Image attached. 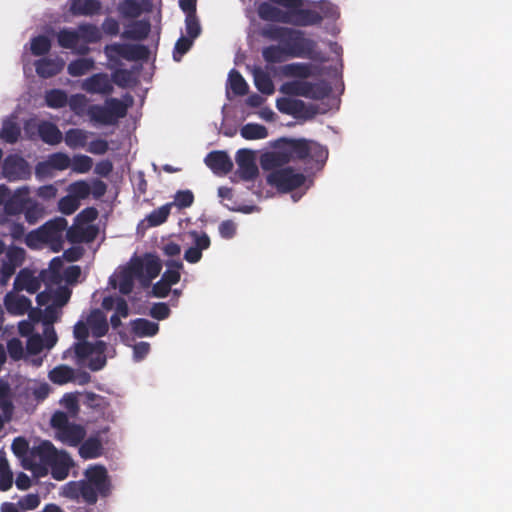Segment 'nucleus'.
Returning <instances> with one entry per match:
<instances>
[{
	"mask_svg": "<svg viewBox=\"0 0 512 512\" xmlns=\"http://www.w3.org/2000/svg\"><path fill=\"white\" fill-rule=\"evenodd\" d=\"M70 299V291L66 287L58 290L40 293L37 296L38 305L44 307L43 311L33 310L29 313V319L19 323V332L22 336H28L33 331H38L39 326L43 338L39 333L32 334L27 340L26 352L28 355H36L43 348L51 349L57 342V335L52 324L60 318L61 309Z\"/></svg>",
	"mask_w": 512,
	"mask_h": 512,
	"instance_id": "1",
	"label": "nucleus"
},
{
	"mask_svg": "<svg viewBox=\"0 0 512 512\" xmlns=\"http://www.w3.org/2000/svg\"><path fill=\"white\" fill-rule=\"evenodd\" d=\"M321 69L311 63H291L282 66L279 74L291 81L283 83L279 91L286 95L302 96L314 100H322L331 92L330 85L325 81L309 82L308 78L319 76Z\"/></svg>",
	"mask_w": 512,
	"mask_h": 512,
	"instance_id": "2",
	"label": "nucleus"
},
{
	"mask_svg": "<svg viewBox=\"0 0 512 512\" xmlns=\"http://www.w3.org/2000/svg\"><path fill=\"white\" fill-rule=\"evenodd\" d=\"M72 465L73 461L68 453L57 450L49 441H40L30 448L22 466L36 477H43L51 471L54 479L63 480L68 476Z\"/></svg>",
	"mask_w": 512,
	"mask_h": 512,
	"instance_id": "3",
	"label": "nucleus"
},
{
	"mask_svg": "<svg viewBox=\"0 0 512 512\" xmlns=\"http://www.w3.org/2000/svg\"><path fill=\"white\" fill-rule=\"evenodd\" d=\"M112 490L107 469L102 465H90L80 481H71L61 488V495L72 499L94 504L99 497H106Z\"/></svg>",
	"mask_w": 512,
	"mask_h": 512,
	"instance_id": "4",
	"label": "nucleus"
},
{
	"mask_svg": "<svg viewBox=\"0 0 512 512\" xmlns=\"http://www.w3.org/2000/svg\"><path fill=\"white\" fill-rule=\"evenodd\" d=\"M31 190L28 186H22L11 191L6 185H0V206L6 216L19 215L22 212L25 219L33 224L44 215L43 206L30 197Z\"/></svg>",
	"mask_w": 512,
	"mask_h": 512,
	"instance_id": "5",
	"label": "nucleus"
},
{
	"mask_svg": "<svg viewBox=\"0 0 512 512\" xmlns=\"http://www.w3.org/2000/svg\"><path fill=\"white\" fill-rule=\"evenodd\" d=\"M108 355L109 352L104 341L89 342L85 339L78 340L72 349L66 350L63 353V358L72 357L79 366L96 371L104 367Z\"/></svg>",
	"mask_w": 512,
	"mask_h": 512,
	"instance_id": "6",
	"label": "nucleus"
},
{
	"mask_svg": "<svg viewBox=\"0 0 512 512\" xmlns=\"http://www.w3.org/2000/svg\"><path fill=\"white\" fill-rule=\"evenodd\" d=\"M66 228V219L57 217L47 222L39 229L30 232L26 236L25 242L27 246L32 249L49 247L52 251L58 252L62 248Z\"/></svg>",
	"mask_w": 512,
	"mask_h": 512,
	"instance_id": "7",
	"label": "nucleus"
},
{
	"mask_svg": "<svg viewBox=\"0 0 512 512\" xmlns=\"http://www.w3.org/2000/svg\"><path fill=\"white\" fill-rule=\"evenodd\" d=\"M100 38V30L90 24L80 25L77 29H62L57 34L58 44L77 54L87 53L88 45L99 41Z\"/></svg>",
	"mask_w": 512,
	"mask_h": 512,
	"instance_id": "8",
	"label": "nucleus"
},
{
	"mask_svg": "<svg viewBox=\"0 0 512 512\" xmlns=\"http://www.w3.org/2000/svg\"><path fill=\"white\" fill-rule=\"evenodd\" d=\"M131 103V99L110 98L103 105H90L87 109V116L94 126L115 125L119 119L126 115Z\"/></svg>",
	"mask_w": 512,
	"mask_h": 512,
	"instance_id": "9",
	"label": "nucleus"
},
{
	"mask_svg": "<svg viewBox=\"0 0 512 512\" xmlns=\"http://www.w3.org/2000/svg\"><path fill=\"white\" fill-rule=\"evenodd\" d=\"M267 182L283 192L292 191L294 189L301 190V193L296 192L292 195L294 201L299 200L310 185L309 180L302 173L292 168H284L271 172L267 176Z\"/></svg>",
	"mask_w": 512,
	"mask_h": 512,
	"instance_id": "10",
	"label": "nucleus"
},
{
	"mask_svg": "<svg viewBox=\"0 0 512 512\" xmlns=\"http://www.w3.org/2000/svg\"><path fill=\"white\" fill-rule=\"evenodd\" d=\"M49 275V283L46 284V289L42 293L56 291L59 287H66L70 292L68 284H73L78 281L81 276V269L79 266L63 267V260L56 257L51 260L48 270L45 271V277Z\"/></svg>",
	"mask_w": 512,
	"mask_h": 512,
	"instance_id": "11",
	"label": "nucleus"
},
{
	"mask_svg": "<svg viewBox=\"0 0 512 512\" xmlns=\"http://www.w3.org/2000/svg\"><path fill=\"white\" fill-rule=\"evenodd\" d=\"M51 426L54 429L55 438L68 446H77L86 435L83 426L70 423L68 415L62 411H56L51 418Z\"/></svg>",
	"mask_w": 512,
	"mask_h": 512,
	"instance_id": "12",
	"label": "nucleus"
},
{
	"mask_svg": "<svg viewBox=\"0 0 512 512\" xmlns=\"http://www.w3.org/2000/svg\"><path fill=\"white\" fill-rule=\"evenodd\" d=\"M273 37L288 47L291 57H307L315 47L313 40L306 38L303 32L295 29H276Z\"/></svg>",
	"mask_w": 512,
	"mask_h": 512,
	"instance_id": "13",
	"label": "nucleus"
},
{
	"mask_svg": "<svg viewBox=\"0 0 512 512\" xmlns=\"http://www.w3.org/2000/svg\"><path fill=\"white\" fill-rule=\"evenodd\" d=\"M108 331L106 315L99 309H93L87 314H82L74 326V337L77 340H85L89 334L101 337Z\"/></svg>",
	"mask_w": 512,
	"mask_h": 512,
	"instance_id": "14",
	"label": "nucleus"
},
{
	"mask_svg": "<svg viewBox=\"0 0 512 512\" xmlns=\"http://www.w3.org/2000/svg\"><path fill=\"white\" fill-rule=\"evenodd\" d=\"M272 150L262 153L260 164L264 170L284 165L295 157L294 139H279L272 143Z\"/></svg>",
	"mask_w": 512,
	"mask_h": 512,
	"instance_id": "15",
	"label": "nucleus"
},
{
	"mask_svg": "<svg viewBox=\"0 0 512 512\" xmlns=\"http://www.w3.org/2000/svg\"><path fill=\"white\" fill-rule=\"evenodd\" d=\"M97 211L93 208L84 209L75 219L74 225L67 231V238L73 242H90L97 234L92 222L97 218Z\"/></svg>",
	"mask_w": 512,
	"mask_h": 512,
	"instance_id": "16",
	"label": "nucleus"
},
{
	"mask_svg": "<svg viewBox=\"0 0 512 512\" xmlns=\"http://www.w3.org/2000/svg\"><path fill=\"white\" fill-rule=\"evenodd\" d=\"M276 108L283 114L298 119H309L318 113H325L327 108L307 104L302 100L291 97H280L276 100Z\"/></svg>",
	"mask_w": 512,
	"mask_h": 512,
	"instance_id": "17",
	"label": "nucleus"
},
{
	"mask_svg": "<svg viewBox=\"0 0 512 512\" xmlns=\"http://www.w3.org/2000/svg\"><path fill=\"white\" fill-rule=\"evenodd\" d=\"M131 268L137 275V280L147 286L161 271L162 265L160 259L153 254L134 257L130 260Z\"/></svg>",
	"mask_w": 512,
	"mask_h": 512,
	"instance_id": "18",
	"label": "nucleus"
},
{
	"mask_svg": "<svg viewBox=\"0 0 512 512\" xmlns=\"http://www.w3.org/2000/svg\"><path fill=\"white\" fill-rule=\"evenodd\" d=\"M5 252L0 267V283L6 285L15 269L20 266L25 258V251L22 248L11 246L5 249V244L0 240V255Z\"/></svg>",
	"mask_w": 512,
	"mask_h": 512,
	"instance_id": "19",
	"label": "nucleus"
},
{
	"mask_svg": "<svg viewBox=\"0 0 512 512\" xmlns=\"http://www.w3.org/2000/svg\"><path fill=\"white\" fill-rule=\"evenodd\" d=\"M24 131L29 138L34 137L37 132L41 139L50 145H57L63 139L62 132L51 122L37 123L35 119H30L25 123Z\"/></svg>",
	"mask_w": 512,
	"mask_h": 512,
	"instance_id": "20",
	"label": "nucleus"
},
{
	"mask_svg": "<svg viewBox=\"0 0 512 512\" xmlns=\"http://www.w3.org/2000/svg\"><path fill=\"white\" fill-rule=\"evenodd\" d=\"M185 35L181 36L176 42L173 57L180 61L181 57L191 48L193 41L200 35L201 27L195 14L186 15Z\"/></svg>",
	"mask_w": 512,
	"mask_h": 512,
	"instance_id": "21",
	"label": "nucleus"
},
{
	"mask_svg": "<svg viewBox=\"0 0 512 512\" xmlns=\"http://www.w3.org/2000/svg\"><path fill=\"white\" fill-rule=\"evenodd\" d=\"M71 158L68 154L57 152L51 154L35 167V175L38 179L52 178L56 171H63L70 167Z\"/></svg>",
	"mask_w": 512,
	"mask_h": 512,
	"instance_id": "22",
	"label": "nucleus"
},
{
	"mask_svg": "<svg viewBox=\"0 0 512 512\" xmlns=\"http://www.w3.org/2000/svg\"><path fill=\"white\" fill-rule=\"evenodd\" d=\"M190 240L189 247L184 252V259L191 263H198L202 258V252L210 247L211 241L205 232L190 231L186 235Z\"/></svg>",
	"mask_w": 512,
	"mask_h": 512,
	"instance_id": "23",
	"label": "nucleus"
},
{
	"mask_svg": "<svg viewBox=\"0 0 512 512\" xmlns=\"http://www.w3.org/2000/svg\"><path fill=\"white\" fill-rule=\"evenodd\" d=\"M43 280L49 283V275L45 277V271L37 273L29 269H22L15 278L13 290L16 292L25 291L34 294L40 288Z\"/></svg>",
	"mask_w": 512,
	"mask_h": 512,
	"instance_id": "24",
	"label": "nucleus"
},
{
	"mask_svg": "<svg viewBox=\"0 0 512 512\" xmlns=\"http://www.w3.org/2000/svg\"><path fill=\"white\" fill-rule=\"evenodd\" d=\"M29 164L18 155H9L2 165V176L9 181H19L30 176Z\"/></svg>",
	"mask_w": 512,
	"mask_h": 512,
	"instance_id": "25",
	"label": "nucleus"
},
{
	"mask_svg": "<svg viewBox=\"0 0 512 512\" xmlns=\"http://www.w3.org/2000/svg\"><path fill=\"white\" fill-rule=\"evenodd\" d=\"M295 158L310 159L317 163H323L328 156L327 150L314 141L294 139Z\"/></svg>",
	"mask_w": 512,
	"mask_h": 512,
	"instance_id": "26",
	"label": "nucleus"
},
{
	"mask_svg": "<svg viewBox=\"0 0 512 512\" xmlns=\"http://www.w3.org/2000/svg\"><path fill=\"white\" fill-rule=\"evenodd\" d=\"M235 161L238 166V174L244 180L254 179L258 173L256 164V151L251 149H240L237 151Z\"/></svg>",
	"mask_w": 512,
	"mask_h": 512,
	"instance_id": "27",
	"label": "nucleus"
},
{
	"mask_svg": "<svg viewBox=\"0 0 512 512\" xmlns=\"http://www.w3.org/2000/svg\"><path fill=\"white\" fill-rule=\"evenodd\" d=\"M137 279V275L133 268H131V262L125 266L119 267L109 279V285L113 289H119L123 294H128L132 291L134 280Z\"/></svg>",
	"mask_w": 512,
	"mask_h": 512,
	"instance_id": "28",
	"label": "nucleus"
},
{
	"mask_svg": "<svg viewBox=\"0 0 512 512\" xmlns=\"http://www.w3.org/2000/svg\"><path fill=\"white\" fill-rule=\"evenodd\" d=\"M303 1L297 8H288L287 23L297 26L317 25L323 20V16L317 9L301 8Z\"/></svg>",
	"mask_w": 512,
	"mask_h": 512,
	"instance_id": "29",
	"label": "nucleus"
},
{
	"mask_svg": "<svg viewBox=\"0 0 512 512\" xmlns=\"http://www.w3.org/2000/svg\"><path fill=\"white\" fill-rule=\"evenodd\" d=\"M81 88L90 94L107 95L113 91V82L107 74H94L81 82Z\"/></svg>",
	"mask_w": 512,
	"mask_h": 512,
	"instance_id": "30",
	"label": "nucleus"
},
{
	"mask_svg": "<svg viewBox=\"0 0 512 512\" xmlns=\"http://www.w3.org/2000/svg\"><path fill=\"white\" fill-rule=\"evenodd\" d=\"M102 307L106 311H113L110 321L113 328H117L121 324V319L129 315L127 302L118 296H107L102 301Z\"/></svg>",
	"mask_w": 512,
	"mask_h": 512,
	"instance_id": "31",
	"label": "nucleus"
},
{
	"mask_svg": "<svg viewBox=\"0 0 512 512\" xmlns=\"http://www.w3.org/2000/svg\"><path fill=\"white\" fill-rule=\"evenodd\" d=\"M4 305L10 314L19 316L29 310L31 302L25 296L20 295L19 292L12 290L6 294Z\"/></svg>",
	"mask_w": 512,
	"mask_h": 512,
	"instance_id": "32",
	"label": "nucleus"
},
{
	"mask_svg": "<svg viewBox=\"0 0 512 512\" xmlns=\"http://www.w3.org/2000/svg\"><path fill=\"white\" fill-rule=\"evenodd\" d=\"M65 62L60 57L42 58L35 62L37 74L42 78H50L62 71Z\"/></svg>",
	"mask_w": 512,
	"mask_h": 512,
	"instance_id": "33",
	"label": "nucleus"
},
{
	"mask_svg": "<svg viewBox=\"0 0 512 512\" xmlns=\"http://www.w3.org/2000/svg\"><path fill=\"white\" fill-rule=\"evenodd\" d=\"M105 53L109 59L108 67L115 69L121 59H132L134 57V49L130 45L112 44L106 46Z\"/></svg>",
	"mask_w": 512,
	"mask_h": 512,
	"instance_id": "34",
	"label": "nucleus"
},
{
	"mask_svg": "<svg viewBox=\"0 0 512 512\" xmlns=\"http://www.w3.org/2000/svg\"><path fill=\"white\" fill-rule=\"evenodd\" d=\"M206 165L216 174H226L232 167L233 163L225 152H212L205 158Z\"/></svg>",
	"mask_w": 512,
	"mask_h": 512,
	"instance_id": "35",
	"label": "nucleus"
},
{
	"mask_svg": "<svg viewBox=\"0 0 512 512\" xmlns=\"http://www.w3.org/2000/svg\"><path fill=\"white\" fill-rule=\"evenodd\" d=\"M92 135L91 132L81 128H71L67 130L63 136L65 144L71 149L85 148L88 139Z\"/></svg>",
	"mask_w": 512,
	"mask_h": 512,
	"instance_id": "36",
	"label": "nucleus"
},
{
	"mask_svg": "<svg viewBox=\"0 0 512 512\" xmlns=\"http://www.w3.org/2000/svg\"><path fill=\"white\" fill-rule=\"evenodd\" d=\"M101 9L99 0H70L69 11L73 15L91 16L98 13Z\"/></svg>",
	"mask_w": 512,
	"mask_h": 512,
	"instance_id": "37",
	"label": "nucleus"
},
{
	"mask_svg": "<svg viewBox=\"0 0 512 512\" xmlns=\"http://www.w3.org/2000/svg\"><path fill=\"white\" fill-rule=\"evenodd\" d=\"M131 331L136 337H152L159 331V325L147 319H135L130 322Z\"/></svg>",
	"mask_w": 512,
	"mask_h": 512,
	"instance_id": "38",
	"label": "nucleus"
},
{
	"mask_svg": "<svg viewBox=\"0 0 512 512\" xmlns=\"http://www.w3.org/2000/svg\"><path fill=\"white\" fill-rule=\"evenodd\" d=\"M19 135L20 127L17 122V116L13 114L3 121L0 138L8 143H14L17 141Z\"/></svg>",
	"mask_w": 512,
	"mask_h": 512,
	"instance_id": "39",
	"label": "nucleus"
},
{
	"mask_svg": "<svg viewBox=\"0 0 512 512\" xmlns=\"http://www.w3.org/2000/svg\"><path fill=\"white\" fill-rule=\"evenodd\" d=\"M239 133L246 140H263L269 136L268 129L258 123H247L243 125Z\"/></svg>",
	"mask_w": 512,
	"mask_h": 512,
	"instance_id": "40",
	"label": "nucleus"
},
{
	"mask_svg": "<svg viewBox=\"0 0 512 512\" xmlns=\"http://www.w3.org/2000/svg\"><path fill=\"white\" fill-rule=\"evenodd\" d=\"M103 451L102 443L98 437L88 438L80 447L79 455L83 459H93L101 456Z\"/></svg>",
	"mask_w": 512,
	"mask_h": 512,
	"instance_id": "41",
	"label": "nucleus"
},
{
	"mask_svg": "<svg viewBox=\"0 0 512 512\" xmlns=\"http://www.w3.org/2000/svg\"><path fill=\"white\" fill-rule=\"evenodd\" d=\"M253 77L254 84L261 93L266 95H271L274 93V84L267 72L263 71L261 68H254Z\"/></svg>",
	"mask_w": 512,
	"mask_h": 512,
	"instance_id": "42",
	"label": "nucleus"
},
{
	"mask_svg": "<svg viewBox=\"0 0 512 512\" xmlns=\"http://www.w3.org/2000/svg\"><path fill=\"white\" fill-rule=\"evenodd\" d=\"M263 57L267 62L277 63L291 57L288 47L282 42L279 45L271 46L263 50Z\"/></svg>",
	"mask_w": 512,
	"mask_h": 512,
	"instance_id": "43",
	"label": "nucleus"
},
{
	"mask_svg": "<svg viewBox=\"0 0 512 512\" xmlns=\"http://www.w3.org/2000/svg\"><path fill=\"white\" fill-rule=\"evenodd\" d=\"M46 105L53 109H60L68 105V95L64 90L51 89L44 95Z\"/></svg>",
	"mask_w": 512,
	"mask_h": 512,
	"instance_id": "44",
	"label": "nucleus"
},
{
	"mask_svg": "<svg viewBox=\"0 0 512 512\" xmlns=\"http://www.w3.org/2000/svg\"><path fill=\"white\" fill-rule=\"evenodd\" d=\"M258 14L262 19L287 23L288 11L282 12L277 7L263 3L259 6Z\"/></svg>",
	"mask_w": 512,
	"mask_h": 512,
	"instance_id": "45",
	"label": "nucleus"
},
{
	"mask_svg": "<svg viewBox=\"0 0 512 512\" xmlns=\"http://www.w3.org/2000/svg\"><path fill=\"white\" fill-rule=\"evenodd\" d=\"M74 370L66 365H59L49 372V379L58 385L66 384L74 379Z\"/></svg>",
	"mask_w": 512,
	"mask_h": 512,
	"instance_id": "46",
	"label": "nucleus"
},
{
	"mask_svg": "<svg viewBox=\"0 0 512 512\" xmlns=\"http://www.w3.org/2000/svg\"><path fill=\"white\" fill-rule=\"evenodd\" d=\"M94 68V60L91 58H80L69 63L67 70L73 77L87 74Z\"/></svg>",
	"mask_w": 512,
	"mask_h": 512,
	"instance_id": "47",
	"label": "nucleus"
},
{
	"mask_svg": "<svg viewBox=\"0 0 512 512\" xmlns=\"http://www.w3.org/2000/svg\"><path fill=\"white\" fill-rule=\"evenodd\" d=\"M88 103L89 99L87 96L81 93L73 94L68 99L70 110L77 116L87 114Z\"/></svg>",
	"mask_w": 512,
	"mask_h": 512,
	"instance_id": "48",
	"label": "nucleus"
},
{
	"mask_svg": "<svg viewBox=\"0 0 512 512\" xmlns=\"http://www.w3.org/2000/svg\"><path fill=\"white\" fill-rule=\"evenodd\" d=\"M51 48V40L45 35H38L31 38L29 49L34 56L45 55Z\"/></svg>",
	"mask_w": 512,
	"mask_h": 512,
	"instance_id": "49",
	"label": "nucleus"
},
{
	"mask_svg": "<svg viewBox=\"0 0 512 512\" xmlns=\"http://www.w3.org/2000/svg\"><path fill=\"white\" fill-rule=\"evenodd\" d=\"M227 89L236 95H244L248 90V85L237 71L232 70L228 76Z\"/></svg>",
	"mask_w": 512,
	"mask_h": 512,
	"instance_id": "50",
	"label": "nucleus"
},
{
	"mask_svg": "<svg viewBox=\"0 0 512 512\" xmlns=\"http://www.w3.org/2000/svg\"><path fill=\"white\" fill-rule=\"evenodd\" d=\"M67 192L77 202L87 198L91 193V185L87 181H76L67 187Z\"/></svg>",
	"mask_w": 512,
	"mask_h": 512,
	"instance_id": "51",
	"label": "nucleus"
},
{
	"mask_svg": "<svg viewBox=\"0 0 512 512\" xmlns=\"http://www.w3.org/2000/svg\"><path fill=\"white\" fill-rule=\"evenodd\" d=\"M13 475L9 469L8 461L2 453H0V490L7 491L12 487Z\"/></svg>",
	"mask_w": 512,
	"mask_h": 512,
	"instance_id": "52",
	"label": "nucleus"
},
{
	"mask_svg": "<svg viewBox=\"0 0 512 512\" xmlns=\"http://www.w3.org/2000/svg\"><path fill=\"white\" fill-rule=\"evenodd\" d=\"M0 409L5 415V418L10 419L13 410L10 388L3 381H0Z\"/></svg>",
	"mask_w": 512,
	"mask_h": 512,
	"instance_id": "53",
	"label": "nucleus"
},
{
	"mask_svg": "<svg viewBox=\"0 0 512 512\" xmlns=\"http://www.w3.org/2000/svg\"><path fill=\"white\" fill-rule=\"evenodd\" d=\"M93 166L92 159L87 155H75L71 158L70 167L74 172L79 174H85L90 171Z\"/></svg>",
	"mask_w": 512,
	"mask_h": 512,
	"instance_id": "54",
	"label": "nucleus"
},
{
	"mask_svg": "<svg viewBox=\"0 0 512 512\" xmlns=\"http://www.w3.org/2000/svg\"><path fill=\"white\" fill-rule=\"evenodd\" d=\"M172 208V204H165L154 211H152L147 216V221L151 226H157L165 222L168 215L170 214Z\"/></svg>",
	"mask_w": 512,
	"mask_h": 512,
	"instance_id": "55",
	"label": "nucleus"
},
{
	"mask_svg": "<svg viewBox=\"0 0 512 512\" xmlns=\"http://www.w3.org/2000/svg\"><path fill=\"white\" fill-rule=\"evenodd\" d=\"M183 268V264L180 261H169L167 263V269L164 272L162 278L168 282V284H176L180 280V270Z\"/></svg>",
	"mask_w": 512,
	"mask_h": 512,
	"instance_id": "56",
	"label": "nucleus"
},
{
	"mask_svg": "<svg viewBox=\"0 0 512 512\" xmlns=\"http://www.w3.org/2000/svg\"><path fill=\"white\" fill-rule=\"evenodd\" d=\"M61 406L66 409L69 416L74 417L79 411L78 394L67 393L60 400Z\"/></svg>",
	"mask_w": 512,
	"mask_h": 512,
	"instance_id": "57",
	"label": "nucleus"
},
{
	"mask_svg": "<svg viewBox=\"0 0 512 512\" xmlns=\"http://www.w3.org/2000/svg\"><path fill=\"white\" fill-rule=\"evenodd\" d=\"M118 10L125 17L135 18L141 13V6L135 0H124L119 4Z\"/></svg>",
	"mask_w": 512,
	"mask_h": 512,
	"instance_id": "58",
	"label": "nucleus"
},
{
	"mask_svg": "<svg viewBox=\"0 0 512 512\" xmlns=\"http://www.w3.org/2000/svg\"><path fill=\"white\" fill-rule=\"evenodd\" d=\"M80 206V203L77 202L70 194L62 197L58 202V209L61 213L70 215L74 213Z\"/></svg>",
	"mask_w": 512,
	"mask_h": 512,
	"instance_id": "59",
	"label": "nucleus"
},
{
	"mask_svg": "<svg viewBox=\"0 0 512 512\" xmlns=\"http://www.w3.org/2000/svg\"><path fill=\"white\" fill-rule=\"evenodd\" d=\"M193 200L194 196L192 192L189 190H183L176 193L174 201L171 202L170 204H172V207L176 206L179 209H182L191 206Z\"/></svg>",
	"mask_w": 512,
	"mask_h": 512,
	"instance_id": "60",
	"label": "nucleus"
},
{
	"mask_svg": "<svg viewBox=\"0 0 512 512\" xmlns=\"http://www.w3.org/2000/svg\"><path fill=\"white\" fill-rule=\"evenodd\" d=\"M12 451L23 464V459L28 457L30 448L28 446L27 441L24 438L18 437L12 443Z\"/></svg>",
	"mask_w": 512,
	"mask_h": 512,
	"instance_id": "61",
	"label": "nucleus"
},
{
	"mask_svg": "<svg viewBox=\"0 0 512 512\" xmlns=\"http://www.w3.org/2000/svg\"><path fill=\"white\" fill-rule=\"evenodd\" d=\"M318 12L323 16V19L335 20L340 15L337 6L326 1H320L318 3Z\"/></svg>",
	"mask_w": 512,
	"mask_h": 512,
	"instance_id": "62",
	"label": "nucleus"
},
{
	"mask_svg": "<svg viewBox=\"0 0 512 512\" xmlns=\"http://www.w3.org/2000/svg\"><path fill=\"white\" fill-rule=\"evenodd\" d=\"M28 389L33 393L35 398H37L38 400L45 399L50 392V387L45 382L32 381L29 383Z\"/></svg>",
	"mask_w": 512,
	"mask_h": 512,
	"instance_id": "63",
	"label": "nucleus"
},
{
	"mask_svg": "<svg viewBox=\"0 0 512 512\" xmlns=\"http://www.w3.org/2000/svg\"><path fill=\"white\" fill-rule=\"evenodd\" d=\"M8 353L11 358L18 360L23 357H25L27 354L26 350L24 349L22 342L18 339H12L8 342L7 345Z\"/></svg>",
	"mask_w": 512,
	"mask_h": 512,
	"instance_id": "64",
	"label": "nucleus"
}]
</instances>
